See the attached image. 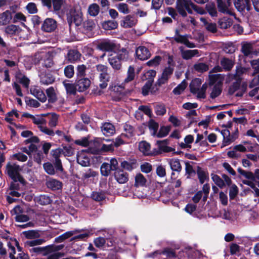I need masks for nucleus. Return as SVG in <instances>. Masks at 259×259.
<instances>
[{
	"mask_svg": "<svg viewBox=\"0 0 259 259\" xmlns=\"http://www.w3.org/2000/svg\"><path fill=\"white\" fill-rule=\"evenodd\" d=\"M63 85L67 94H75L76 93V91H77L76 83L75 84H74L69 82H67L66 81H64Z\"/></svg>",
	"mask_w": 259,
	"mask_h": 259,
	"instance_id": "nucleus-38",
	"label": "nucleus"
},
{
	"mask_svg": "<svg viewBox=\"0 0 259 259\" xmlns=\"http://www.w3.org/2000/svg\"><path fill=\"white\" fill-rule=\"evenodd\" d=\"M190 3L189 2H185L182 0H177V10L180 15L183 17H186L187 16V13L186 10L189 13H192V11L190 9L191 6Z\"/></svg>",
	"mask_w": 259,
	"mask_h": 259,
	"instance_id": "nucleus-5",
	"label": "nucleus"
},
{
	"mask_svg": "<svg viewBox=\"0 0 259 259\" xmlns=\"http://www.w3.org/2000/svg\"><path fill=\"white\" fill-rule=\"evenodd\" d=\"M22 168L15 163L9 162L6 166V173L14 181L23 182L24 179L20 174Z\"/></svg>",
	"mask_w": 259,
	"mask_h": 259,
	"instance_id": "nucleus-1",
	"label": "nucleus"
},
{
	"mask_svg": "<svg viewBox=\"0 0 259 259\" xmlns=\"http://www.w3.org/2000/svg\"><path fill=\"white\" fill-rule=\"evenodd\" d=\"M148 127L151 131V135L152 136L156 135L158 128V124L153 120L151 119L148 122Z\"/></svg>",
	"mask_w": 259,
	"mask_h": 259,
	"instance_id": "nucleus-54",
	"label": "nucleus"
},
{
	"mask_svg": "<svg viewBox=\"0 0 259 259\" xmlns=\"http://www.w3.org/2000/svg\"><path fill=\"white\" fill-rule=\"evenodd\" d=\"M5 32L7 34L10 35L18 34L20 32H25L27 33V35L23 37L24 39H27L28 34L30 33L29 30L27 28L26 30H21L19 27L13 24L6 27L5 28Z\"/></svg>",
	"mask_w": 259,
	"mask_h": 259,
	"instance_id": "nucleus-9",
	"label": "nucleus"
},
{
	"mask_svg": "<svg viewBox=\"0 0 259 259\" xmlns=\"http://www.w3.org/2000/svg\"><path fill=\"white\" fill-rule=\"evenodd\" d=\"M23 213V209L19 205L11 210L12 215H15V220L17 222H26L29 220V217Z\"/></svg>",
	"mask_w": 259,
	"mask_h": 259,
	"instance_id": "nucleus-4",
	"label": "nucleus"
},
{
	"mask_svg": "<svg viewBox=\"0 0 259 259\" xmlns=\"http://www.w3.org/2000/svg\"><path fill=\"white\" fill-rule=\"evenodd\" d=\"M12 19L11 12L6 11L0 15V24L5 25L8 23Z\"/></svg>",
	"mask_w": 259,
	"mask_h": 259,
	"instance_id": "nucleus-34",
	"label": "nucleus"
},
{
	"mask_svg": "<svg viewBox=\"0 0 259 259\" xmlns=\"http://www.w3.org/2000/svg\"><path fill=\"white\" fill-rule=\"evenodd\" d=\"M16 77L19 82L21 83L24 87L28 88L30 83L29 79L25 75L19 72L16 74Z\"/></svg>",
	"mask_w": 259,
	"mask_h": 259,
	"instance_id": "nucleus-30",
	"label": "nucleus"
},
{
	"mask_svg": "<svg viewBox=\"0 0 259 259\" xmlns=\"http://www.w3.org/2000/svg\"><path fill=\"white\" fill-rule=\"evenodd\" d=\"M83 26L87 31H92L96 27V24L94 20L88 19L83 22Z\"/></svg>",
	"mask_w": 259,
	"mask_h": 259,
	"instance_id": "nucleus-52",
	"label": "nucleus"
},
{
	"mask_svg": "<svg viewBox=\"0 0 259 259\" xmlns=\"http://www.w3.org/2000/svg\"><path fill=\"white\" fill-rule=\"evenodd\" d=\"M206 8L207 12L212 17H215L217 16V12L215 7V5L213 3H209L206 5Z\"/></svg>",
	"mask_w": 259,
	"mask_h": 259,
	"instance_id": "nucleus-64",
	"label": "nucleus"
},
{
	"mask_svg": "<svg viewBox=\"0 0 259 259\" xmlns=\"http://www.w3.org/2000/svg\"><path fill=\"white\" fill-rule=\"evenodd\" d=\"M238 171L241 176L245 178L250 180H254V173L251 171H245L241 168H238Z\"/></svg>",
	"mask_w": 259,
	"mask_h": 259,
	"instance_id": "nucleus-56",
	"label": "nucleus"
},
{
	"mask_svg": "<svg viewBox=\"0 0 259 259\" xmlns=\"http://www.w3.org/2000/svg\"><path fill=\"white\" fill-rule=\"evenodd\" d=\"M67 19L69 24L74 22L79 25L82 21V13L80 9L70 8L67 13Z\"/></svg>",
	"mask_w": 259,
	"mask_h": 259,
	"instance_id": "nucleus-2",
	"label": "nucleus"
},
{
	"mask_svg": "<svg viewBox=\"0 0 259 259\" xmlns=\"http://www.w3.org/2000/svg\"><path fill=\"white\" fill-rule=\"evenodd\" d=\"M60 249V247L59 246H56L54 245H49L42 247H34L32 248L31 250L36 253H41L44 255H47L50 253H52V252L53 251H58Z\"/></svg>",
	"mask_w": 259,
	"mask_h": 259,
	"instance_id": "nucleus-8",
	"label": "nucleus"
},
{
	"mask_svg": "<svg viewBox=\"0 0 259 259\" xmlns=\"http://www.w3.org/2000/svg\"><path fill=\"white\" fill-rule=\"evenodd\" d=\"M209 84L210 85L215 84L219 86H222L224 80L225 76L221 74H212L209 72Z\"/></svg>",
	"mask_w": 259,
	"mask_h": 259,
	"instance_id": "nucleus-10",
	"label": "nucleus"
},
{
	"mask_svg": "<svg viewBox=\"0 0 259 259\" xmlns=\"http://www.w3.org/2000/svg\"><path fill=\"white\" fill-rule=\"evenodd\" d=\"M146 182L147 180L142 174L139 173L136 176L135 185L136 187L143 186Z\"/></svg>",
	"mask_w": 259,
	"mask_h": 259,
	"instance_id": "nucleus-44",
	"label": "nucleus"
},
{
	"mask_svg": "<svg viewBox=\"0 0 259 259\" xmlns=\"http://www.w3.org/2000/svg\"><path fill=\"white\" fill-rule=\"evenodd\" d=\"M222 92V86L214 85L212 88L210 96L211 98L214 99L218 97Z\"/></svg>",
	"mask_w": 259,
	"mask_h": 259,
	"instance_id": "nucleus-63",
	"label": "nucleus"
},
{
	"mask_svg": "<svg viewBox=\"0 0 259 259\" xmlns=\"http://www.w3.org/2000/svg\"><path fill=\"white\" fill-rule=\"evenodd\" d=\"M182 47L180 48L181 50V55L183 59L188 60L191 59L195 56H199V52L197 50H183L182 49Z\"/></svg>",
	"mask_w": 259,
	"mask_h": 259,
	"instance_id": "nucleus-22",
	"label": "nucleus"
},
{
	"mask_svg": "<svg viewBox=\"0 0 259 259\" xmlns=\"http://www.w3.org/2000/svg\"><path fill=\"white\" fill-rule=\"evenodd\" d=\"M89 153L84 151H81L77 154V163L82 166H88L90 164Z\"/></svg>",
	"mask_w": 259,
	"mask_h": 259,
	"instance_id": "nucleus-13",
	"label": "nucleus"
},
{
	"mask_svg": "<svg viewBox=\"0 0 259 259\" xmlns=\"http://www.w3.org/2000/svg\"><path fill=\"white\" fill-rule=\"evenodd\" d=\"M31 94L38 99L42 102H45L47 100V97L42 91V90L38 87L33 86L30 89Z\"/></svg>",
	"mask_w": 259,
	"mask_h": 259,
	"instance_id": "nucleus-14",
	"label": "nucleus"
},
{
	"mask_svg": "<svg viewBox=\"0 0 259 259\" xmlns=\"http://www.w3.org/2000/svg\"><path fill=\"white\" fill-rule=\"evenodd\" d=\"M101 128L103 134L107 137L113 135L115 132L113 125L109 122L104 123L101 126Z\"/></svg>",
	"mask_w": 259,
	"mask_h": 259,
	"instance_id": "nucleus-19",
	"label": "nucleus"
},
{
	"mask_svg": "<svg viewBox=\"0 0 259 259\" xmlns=\"http://www.w3.org/2000/svg\"><path fill=\"white\" fill-rule=\"evenodd\" d=\"M139 148L140 151L144 155H149L152 154L150 144L145 141H142L139 143Z\"/></svg>",
	"mask_w": 259,
	"mask_h": 259,
	"instance_id": "nucleus-28",
	"label": "nucleus"
},
{
	"mask_svg": "<svg viewBox=\"0 0 259 259\" xmlns=\"http://www.w3.org/2000/svg\"><path fill=\"white\" fill-rule=\"evenodd\" d=\"M200 20L203 23L205 28L208 31L212 33H214L217 31V29L215 23L209 22L203 17H201Z\"/></svg>",
	"mask_w": 259,
	"mask_h": 259,
	"instance_id": "nucleus-29",
	"label": "nucleus"
},
{
	"mask_svg": "<svg viewBox=\"0 0 259 259\" xmlns=\"http://www.w3.org/2000/svg\"><path fill=\"white\" fill-rule=\"evenodd\" d=\"M211 179L213 182L220 188H223L225 186L224 181L218 175L212 174Z\"/></svg>",
	"mask_w": 259,
	"mask_h": 259,
	"instance_id": "nucleus-50",
	"label": "nucleus"
},
{
	"mask_svg": "<svg viewBox=\"0 0 259 259\" xmlns=\"http://www.w3.org/2000/svg\"><path fill=\"white\" fill-rule=\"evenodd\" d=\"M242 52L245 56L250 57H252L253 55L255 53L252 45L249 44H246L243 45Z\"/></svg>",
	"mask_w": 259,
	"mask_h": 259,
	"instance_id": "nucleus-33",
	"label": "nucleus"
},
{
	"mask_svg": "<svg viewBox=\"0 0 259 259\" xmlns=\"http://www.w3.org/2000/svg\"><path fill=\"white\" fill-rule=\"evenodd\" d=\"M56 27L57 22L52 18L46 19L41 26V28L44 31L49 32L55 30Z\"/></svg>",
	"mask_w": 259,
	"mask_h": 259,
	"instance_id": "nucleus-12",
	"label": "nucleus"
},
{
	"mask_svg": "<svg viewBox=\"0 0 259 259\" xmlns=\"http://www.w3.org/2000/svg\"><path fill=\"white\" fill-rule=\"evenodd\" d=\"M219 25L221 28L227 29L232 25V21L230 18L224 17L219 20Z\"/></svg>",
	"mask_w": 259,
	"mask_h": 259,
	"instance_id": "nucleus-39",
	"label": "nucleus"
},
{
	"mask_svg": "<svg viewBox=\"0 0 259 259\" xmlns=\"http://www.w3.org/2000/svg\"><path fill=\"white\" fill-rule=\"evenodd\" d=\"M113 145L111 144L109 145H105L103 144L101 146H98L97 148V153H100L102 152L113 151Z\"/></svg>",
	"mask_w": 259,
	"mask_h": 259,
	"instance_id": "nucleus-46",
	"label": "nucleus"
},
{
	"mask_svg": "<svg viewBox=\"0 0 259 259\" xmlns=\"http://www.w3.org/2000/svg\"><path fill=\"white\" fill-rule=\"evenodd\" d=\"M221 65L224 70L229 71L233 67L234 63L232 60L224 58L221 60Z\"/></svg>",
	"mask_w": 259,
	"mask_h": 259,
	"instance_id": "nucleus-45",
	"label": "nucleus"
},
{
	"mask_svg": "<svg viewBox=\"0 0 259 259\" xmlns=\"http://www.w3.org/2000/svg\"><path fill=\"white\" fill-rule=\"evenodd\" d=\"M156 144L161 151L169 152L172 151L174 150L173 148L167 146V141L165 140L163 141H157L156 142Z\"/></svg>",
	"mask_w": 259,
	"mask_h": 259,
	"instance_id": "nucleus-31",
	"label": "nucleus"
},
{
	"mask_svg": "<svg viewBox=\"0 0 259 259\" xmlns=\"http://www.w3.org/2000/svg\"><path fill=\"white\" fill-rule=\"evenodd\" d=\"M77 91L79 92H84L90 87V80L86 78H82L76 81Z\"/></svg>",
	"mask_w": 259,
	"mask_h": 259,
	"instance_id": "nucleus-18",
	"label": "nucleus"
},
{
	"mask_svg": "<svg viewBox=\"0 0 259 259\" xmlns=\"http://www.w3.org/2000/svg\"><path fill=\"white\" fill-rule=\"evenodd\" d=\"M100 12V7L97 4L94 3L90 5L88 9V13L91 16L95 17Z\"/></svg>",
	"mask_w": 259,
	"mask_h": 259,
	"instance_id": "nucleus-36",
	"label": "nucleus"
},
{
	"mask_svg": "<svg viewBox=\"0 0 259 259\" xmlns=\"http://www.w3.org/2000/svg\"><path fill=\"white\" fill-rule=\"evenodd\" d=\"M137 23V20L131 15L126 16L121 21L120 25L124 28H130L135 26Z\"/></svg>",
	"mask_w": 259,
	"mask_h": 259,
	"instance_id": "nucleus-17",
	"label": "nucleus"
},
{
	"mask_svg": "<svg viewBox=\"0 0 259 259\" xmlns=\"http://www.w3.org/2000/svg\"><path fill=\"white\" fill-rule=\"evenodd\" d=\"M155 112L157 115L162 116L166 113V109L162 104H157L154 106Z\"/></svg>",
	"mask_w": 259,
	"mask_h": 259,
	"instance_id": "nucleus-49",
	"label": "nucleus"
},
{
	"mask_svg": "<svg viewBox=\"0 0 259 259\" xmlns=\"http://www.w3.org/2000/svg\"><path fill=\"white\" fill-rule=\"evenodd\" d=\"M197 174L199 182L201 184H203L206 180L208 179V174L200 168L198 169Z\"/></svg>",
	"mask_w": 259,
	"mask_h": 259,
	"instance_id": "nucleus-53",
	"label": "nucleus"
},
{
	"mask_svg": "<svg viewBox=\"0 0 259 259\" xmlns=\"http://www.w3.org/2000/svg\"><path fill=\"white\" fill-rule=\"evenodd\" d=\"M194 69L200 72H203L208 70V66L204 63H198L194 65Z\"/></svg>",
	"mask_w": 259,
	"mask_h": 259,
	"instance_id": "nucleus-55",
	"label": "nucleus"
},
{
	"mask_svg": "<svg viewBox=\"0 0 259 259\" xmlns=\"http://www.w3.org/2000/svg\"><path fill=\"white\" fill-rule=\"evenodd\" d=\"M125 133L121 134V137H127L130 138L134 135V130L132 126L126 124L124 126Z\"/></svg>",
	"mask_w": 259,
	"mask_h": 259,
	"instance_id": "nucleus-51",
	"label": "nucleus"
},
{
	"mask_svg": "<svg viewBox=\"0 0 259 259\" xmlns=\"http://www.w3.org/2000/svg\"><path fill=\"white\" fill-rule=\"evenodd\" d=\"M136 54L137 58L141 60H147L151 56L149 50L144 46H140L137 48Z\"/></svg>",
	"mask_w": 259,
	"mask_h": 259,
	"instance_id": "nucleus-11",
	"label": "nucleus"
},
{
	"mask_svg": "<svg viewBox=\"0 0 259 259\" xmlns=\"http://www.w3.org/2000/svg\"><path fill=\"white\" fill-rule=\"evenodd\" d=\"M97 69L100 72V80H108V75L107 73V68L103 65H98L97 66Z\"/></svg>",
	"mask_w": 259,
	"mask_h": 259,
	"instance_id": "nucleus-26",
	"label": "nucleus"
},
{
	"mask_svg": "<svg viewBox=\"0 0 259 259\" xmlns=\"http://www.w3.org/2000/svg\"><path fill=\"white\" fill-rule=\"evenodd\" d=\"M39 77L40 81L43 84L48 85L55 81L54 77L50 73L41 72Z\"/></svg>",
	"mask_w": 259,
	"mask_h": 259,
	"instance_id": "nucleus-20",
	"label": "nucleus"
},
{
	"mask_svg": "<svg viewBox=\"0 0 259 259\" xmlns=\"http://www.w3.org/2000/svg\"><path fill=\"white\" fill-rule=\"evenodd\" d=\"M194 141V137L191 135H189L184 139V142L180 143V146L182 149L191 148V144Z\"/></svg>",
	"mask_w": 259,
	"mask_h": 259,
	"instance_id": "nucleus-37",
	"label": "nucleus"
},
{
	"mask_svg": "<svg viewBox=\"0 0 259 259\" xmlns=\"http://www.w3.org/2000/svg\"><path fill=\"white\" fill-rule=\"evenodd\" d=\"M218 7L220 12L223 13L232 14L231 12L229 10L228 7L223 3L222 0H217Z\"/></svg>",
	"mask_w": 259,
	"mask_h": 259,
	"instance_id": "nucleus-60",
	"label": "nucleus"
},
{
	"mask_svg": "<svg viewBox=\"0 0 259 259\" xmlns=\"http://www.w3.org/2000/svg\"><path fill=\"white\" fill-rule=\"evenodd\" d=\"M115 44L109 40H104L99 43L97 47L100 50L107 52H112L115 49Z\"/></svg>",
	"mask_w": 259,
	"mask_h": 259,
	"instance_id": "nucleus-16",
	"label": "nucleus"
},
{
	"mask_svg": "<svg viewBox=\"0 0 259 259\" xmlns=\"http://www.w3.org/2000/svg\"><path fill=\"white\" fill-rule=\"evenodd\" d=\"M45 242L44 239H36L33 240H28L24 243L25 246L26 247H33L42 244Z\"/></svg>",
	"mask_w": 259,
	"mask_h": 259,
	"instance_id": "nucleus-48",
	"label": "nucleus"
},
{
	"mask_svg": "<svg viewBox=\"0 0 259 259\" xmlns=\"http://www.w3.org/2000/svg\"><path fill=\"white\" fill-rule=\"evenodd\" d=\"M92 198L97 201H100L105 199L106 196L102 192H94L92 194Z\"/></svg>",
	"mask_w": 259,
	"mask_h": 259,
	"instance_id": "nucleus-62",
	"label": "nucleus"
},
{
	"mask_svg": "<svg viewBox=\"0 0 259 259\" xmlns=\"http://www.w3.org/2000/svg\"><path fill=\"white\" fill-rule=\"evenodd\" d=\"M116 7L119 12L124 14H127L130 12L128 6L125 3H119L117 5Z\"/></svg>",
	"mask_w": 259,
	"mask_h": 259,
	"instance_id": "nucleus-61",
	"label": "nucleus"
},
{
	"mask_svg": "<svg viewBox=\"0 0 259 259\" xmlns=\"http://www.w3.org/2000/svg\"><path fill=\"white\" fill-rule=\"evenodd\" d=\"M186 87L187 83L186 81L184 80L176 88H175L172 92L175 95H180L185 90Z\"/></svg>",
	"mask_w": 259,
	"mask_h": 259,
	"instance_id": "nucleus-58",
	"label": "nucleus"
},
{
	"mask_svg": "<svg viewBox=\"0 0 259 259\" xmlns=\"http://www.w3.org/2000/svg\"><path fill=\"white\" fill-rule=\"evenodd\" d=\"M46 184L49 188L53 190L60 189L62 186V184L61 182L54 179H50L48 180Z\"/></svg>",
	"mask_w": 259,
	"mask_h": 259,
	"instance_id": "nucleus-25",
	"label": "nucleus"
},
{
	"mask_svg": "<svg viewBox=\"0 0 259 259\" xmlns=\"http://www.w3.org/2000/svg\"><path fill=\"white\" fill-rule=\"evenodd\" d=\"M30 118L32 119L33 122L37 125L38 128L44 124H47V121L45 119L39 116H34L32 115H29Z\"/></svg>",
	"mask_w": 259,
	"mask_h": 259,
	"instance_id": "nucleus-41",
	"label": "nucleus"
},
{
	"mask_svg": "<svg viewBox=\"0 0 259 259\" xmlns=\"http://www.w3.org/2000/svg\"><path fill=\"white\" fill-rule=\"evenodd\" d=\"M23 234L25 237L29 239H37L40 236V234L38 231L36 230H29L24 231Z\"/></svg>",
	"mask_w": 259,
	"mask_h": 259,
	"instance_id": "nucleus-40",
	"label": "nucleus"
},
{
	"mask_svg": "<svg viewBox=\"0 0 259 259\" xmlns=\"http://www.w3.org/2000/svg\"><path fill=\"white\" fill-rule=\"evenodd\" d=\"M174 68L170 66L166 67L163 70L161 76L158 79V83L159 85L166 83L171 75L172 74Z\"/></svg>",
	"mask_w": 259,
	"mask_h": 259,
	"instance_id": "nucleus-15",
	"label": "nucleus"
},
{
	"mask_svg": "<svg viewBox=\"0 0 259 259\" xmlns=\"http://www.w3.org/2000/svg\"><path fill=\"white\" fill-rule=\"evenodd\" d=\"M156 71L153 70H150L146 71L143 75V79H146L147 81H151V83H153V78L156 75Z\"/></svg>",
	"mask_w": 259,
	"mask_h": 259,
	"instance_id": "nucleus-57",
	"label": "nucleus"
},
{
	"mask_svg": "<svg viewBox=\"0 0 259 259\" xmlns=\"http://www.w3.org/2000/svg\"><path fill=\"white\" fill-rule=\"evenodd\" d=\"M118 167V161L115 158L110 160V163H103L100 168L101 173L104 176H108L112 170H116Z\"/></svg>",
	"mask_w": 259,
	"mask_h": 259,
	"instance_id": "nucleus-3",
	"label": "nucleus"
},
{
	"mask_svg": "<svg viewBox=\"0 0 259 259\" xmlns=\"http://www.w3.org/2000/svg\"><path fill=\"white\" fill-rule=\"evenodd\" d=\"M202 83L201 79L200 78H195L190 84L191 92L197 96L199 92L200 87Z\"/></svg>",
	"mask_w": 259,
	"mask_h": 259,
	"instance_id": "nucleus-23",
	"label": "nucleus"
},
{
	"mask_svg": "<svg viewBox=\"0 0 259 259\" xmlns=\"http://www.w3.org/2000/svg\"><path fill=\"white\" fill-rule=\"evenodd\" d=\"M108 61L110 64L114 69L118 70L121 68V65L120 60L112 52L108 58Z\"/></svg>",
	"mask_w": 259,
	"mask_h": 259,
	"instance_id": "nucleus-24",
	"label": "nucleus"
},
{
	"mask_svg": "<svg viewBox=\"0 0 259 259\" xmlns=\"http://www.w3.org/2000/svg\"><path fill=\"white\" fill-rule=\"evenodd\" d=\"M127 74V77L124 79L125 82H128L133 80L135 78V69L133 66H130L128 67Z\"/></svg>",
	"mask_w": 259,
	"mask_h": 259,
	"instance_id": "nucleus-59",
	"label": "nucleus"
},
{
	"mask_svg": "<svg viewBox=\"0 0 259 259\" xmlns=\"http://www.w3.org/2000/svg\"><path fill=\"white\" fill-rule=\"evenodd\" d=\"M68 59L70 62H73L79 59L80 54L76 50H71L68 51Z\"/></svg>",
	"mask_w": 259,
	"mask_h": 259,
	"instance_id": "nucleus-42",
	"label": "nucleus"
},
{
	"mask_svg": "<svg viewBox=\"0 0 259 259\" xmlns=\"http://www.w3.org/2000/svg\"><path fill=\"white\" fill-rule=\"evenodd\" d=\"M221 134L223 137V141L222 147L230 144L237 138V133L230 135V132L228 129H224L221 131Z\"/></svg>",
	"mask_w": 259,
	"mask_h": 259,
	"instance_id": "nucleus-7",
	"label": "nucleus"
},
{
	"mask_svg": "<svg viewBox=\"0 0 259 259\" xmlns=\"http://www.w3.org/2000/svg\"><path fill=\"white\" fill-rule=\"evenodd\" d=\"M46 94L50 103H54L57 100V94L55 89L51 87L46 90Z\"/></svg>",
	"mask_w": 259,
	"mask_h": 259,
	"instance_id": "nucleus-35",
	"label": "nucleus"
},
{
	"mask_svg": "<svg viewBox=\"0 0 259 259\" xmlns=\"http://www.w3.org/2000/svg\"><path fill=\"white\" fill-rule=\"evenodd\" d=\"M103 28L106 30H111L116 28L118 23L116 21L109 20L104 22L102 24Z\"/></svg>",
	"mask_w": 259,
	"mask_h": 259,
	"instance_id": "nucleus-47",
	"label": "nucleus"
},
{
	"mask_svg": "<svg viewBox=\"0 0 259 259\" xmlns=\"http://www.w3.org/2000/svg\"><path fill=\"white\" fill-rule=\"evenodd\" d=\"M112 53L115 56L121 60H126L128 59L129 54L128 51L124 48H121L117 50L116 52H114Z\"/></svg>",
	"mask_w": 259,
	"mask_h": 259,
	"instance_id": "nucleus-27",
	"label": "nucleus"
},
{
	"mask_svg": "<svg viewBox=\"0 0 259 259\" xmlns=\"http://www.w3.org/2000/svg\"><path fill=\"white\" fill-rule=\"evenodd\" d=\"M60 153V151L59 150H56L54 151L53 157L55 159V166L57 170L62 172L63 171V168L62 165L61 161L60 159L59 158V153Z\"/></svg>",
	"mask_w": 259,
	"mask_h": 259,
	"instance_id": "nucleus-32",
	"label": "nucleus"
},
{
	"mask_svg": "<svg viewBox=\"0 0 259 259\" xmlns=\"http://www.w3.org/2000/svg\"><path fill=\"white\" fill-rule=\"evenodd\" d=\"M114 177L117 182L119 184H124L128 180V174L121 170L115 172Z\"/></svg>",
	"mask_w": 259,
	"mask_h": 259,
	"instance_id": "nucleus-21",
	"label": "nucleus"
},
{
	"mask_svg": "<svg viewBox=\"0 0 259 259\" xmlns=\"http://www.w3.org/2000/svg\"><path fill=\"white\" fill-rule=\"evenodd\" d=\"M169 164L171 169L173 171H180L182 169L180 161L177 159H172L169 161Z\"/></svg>",
	"mask_w": 259,
	"mask_h": 259,
	"instance_id": "nucleus-43",
	"label": "nucleus"
},
{
	"mask_svg": "<svg viewBox=\"0 0 259 259\" xmlns=\"http://www.w3.org/2000/svg\"><path fill=\"white\" fill-rule=\"evenodd\" d=\"M173 38L177 42L183 44L188 48H193L195 47L194 43L189 41L188 35H181L179 30L178 29L176 30L175 35Z\"/></svg>",
	"mask_w": 259,
	"mask_h": 259,
	"instance_id": "nucleus-6",
	"label": "nucleus"
}]
</instances>
